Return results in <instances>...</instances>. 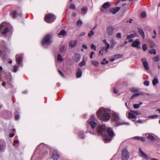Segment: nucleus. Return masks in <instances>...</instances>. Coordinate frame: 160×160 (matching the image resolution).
Returning <instances> with one entry per match:
<instances>
[{"mask_svg": "<svg viewBox=\"0 0 160 160\" xmlns=\"http://www.w3.org/2000/svg\"><path fill=\"white\" fill-rule=\"evenodd\" d=\"M58 71L59 74L63 77H64V75L63 73L59 70H58Z\"/></svg>", "mask_w": 160, "mask_h": 160, "instance_id": "5fc2aeb1", "label": "nucleus"}, {"mask_svg": "<svg viewBox=\"0 0 160 160\" xmlns=\"http://www.w3.org/2000/svg\"><path fill=\"white\" fill-rule=\"evenodd\" d=\"M136 116L132 112H129L128 113V118L133 119L136 118Z\"/></svg>", "mask_w": 160, "mask_h": 160, "instance_id": "5701e85b", "label": "nucleus"}, {"mask_svg": "<svg viewBox=\"0 0 160 160\" xmlns=\"http://www.w3.org/2000/svg\"><path fill=\"white\" fill-rule=\"evenodd\" d=\"M82 47L83 48H85V49H87L88 48V47H87V45H85V44L83 45Z\"/></svg>", "mask_w": 160, "mask_h": 160, "instance_id": "774afa93", "label": "nucleus"}, {"mask_svg": "<svg viewBox=\"0 0 160 160\" xmlns=\"http://www.w3.org/2000/svg\"><path fill=\"white\" fill-rule=\"evenodd\" d=\"M158 117V116L157 115H155L149 116L148 118H150L153 119L155 118H157Z\"/></svg>", "mask_w": 160, "mask_h": 160, "instance_id": "4c0bfd02", "label": "nucleus"}, {"mask_svg": "<svg viewBox=\"0 0 160 160\" xmlns=\"http://www.w3.org/2000/svg\"><path fill=\"white\" fill-rule=\"evenodd\" d=\"M135 37V35L134 34H131L129 35H128L127 37V39H130L131 38H133Z\"/></svg>", "mask_w": 160, "mask_h": 160, "instance_id": "c9c22d12", "label": "nucleus"}, {"mask_svg": "<svg viewBox=\"0 0 160 160\" xmlns=\"http://www.w3.org/2000/svg\"><path fill=\"white\" fill-rule=\"evenodd\" d=\"M51 36L49 34L46 35L42 40V45L44 46L45 45L49 44L52 42L51 40Z\"/></svg>", "mask_w": 160, "mask_h": 160, "instance_id": "423d86ee", "label": "nucleus"}, {"mask_svg": "<svg viewBox=\"0 0 160 160\" xmlns=\"http://www.w3.org/2000/svg\"><path fill=\"white\" fill-rule=\"evenodd\" d=\"M89 124L92 128V131H90V132L92 134H95L97 133L100 135L103 136L105 133L106 131L111 137L110 138L106 137L104 138L103 140L106 143L109 142L112 140L111 137L114 136V132L110 128H106L105 125H100L99 126L98 129L95 128V127L97 125V123L93 120H89L88 121Z\"/></svg>", "mask_w": 160, "mask_h": 160, "instance_id": "f257e3e1", "label": "nucleus"}, {"mask_svg": "<svg viewBox=\"0 0 160 160\" xmlns=\"http://www.w3.org/2000/svg\"><path fill=\"white\" fill-rule=\"evenodd\" d=\"M22 59V55H17L16 56V60L17 63L19 65L21 64Z\"/></svg>", "mask_w": 160, "mask_h": 160, "instance_id": "9b49d317", "label": "nucleus"}, {"mask_svg": "<svg viewBox=\"0 0 160 160\" xmlns=\"http://www.w3.org/2000/svg\"><path fill=\"white\" fill-rule=\"evenodd\" d=\"M133 107L134 108H138L139 107V105L138 104H134L133 105Z\"/></svg>", "mask_w": 160, "mask_h": 160, "instance_id": "09e8293b", "label": "nucleus"}, {"mask_svg": "<svg viewBox=\"0 0 160 160\" xmlns=\"http://www.w3.org/2000/svg\"><path fill=\"white\" fill-rule=\"evenodd\" d=\"M114 58H121L120 57V55H115L114 56Z\"/></svg>", "mask_w": 160, "mask_h": 160, "instance_id": "bf43d9fd", "label": "nucleus"}, {"mask_svg": "<svg viewBox=\"0 0 160 160\" xmlns=\"http://www.w3.org/2000/svg\"><path fill=\"white\" fill-rule=\"evenodd\" d=\"M18 16H19L20 17L22 16V14L21 12H18Z\"/></svg>", "mask_w": 160, "mask_h": 160, "instance_id": "338daca9", "label": "nucleus"}, {"mask_svg": "<svg viewBox=\"0 0 160 160\" xmlns=\"http://www.w3.org/2000/svg\"><path fill=\"white\" fill-rule=\"evenodd\" d=\"M15 118L16 120H18L19 118V115H17L15 116Z\"/></svg>", "mask_w": 160, "mask_h": 160, "instance_id": "680f3d73", "label": "nucleus"}, {"mask_svg": "<svg viewBox=\"0 0 160 160\" xmlns=\"http://www.w3.org/2000/svg\"><path fill=\"white\" fill-rule=\"evenodd\" d=\"M81 56L80 54L76 53L75 54L74 60L75 62H78L80 60Z\"/></svg>", "mask_w": 160, "mask_h": 160, "instance_id": "ddd939ff", "label": "nucleus"}, {"mask_svg": "<svg viewBox=\"0 0 160 160\" xmlns=\"http://www.w3.org/2000/svg\"><path fill=\"white\" fill-rule=\"evenodd\" d=\"M152 60L153 61L155 62H157L159 61L160 60V57L159 56H157L155 57H154Z\"/></svg>", "mask_w": 160, "mask_h": 160, "instance_id": "c85d7f7f", "label": "nucleus"}, {"mask_svg": "<svg viewBox=\"0 0 160 160\" xmlns=\"http://www.w3.org/2000/svg\"><path fill=\"white\" fill-rule=\"evenodd\" d=\"M82 75V71L79 68H78V71L77 72L76 76L77 78L81 77Z\"/></svg>", "mask_w": 160, "mask_h": 160, "instance_id": "412c9836", "label": "nucleus"}, {"mask_svg": "<svg viewBox=\"0 0 160 160\" xmlns=\"http://www.w3.org/2000/svg\"><path fill=\"white\" fill-rule=\"evenodd\" d=\"M112 117L114 121L116 123H118L119 125H118V126L119 125H129V123L128 122H119V121L120 120L119 118V117L118 114L116 113H113L112 114Z\"/></svg>", "mask_w": 160, "mask_h": 160, "instance_id": "20e7f679", "label": "nucleus"}, {"mask_svg": "<svg viewBox=\"0 0 160 160\" xmlns=\"http://www.w3.org/2000/svg\"><path fill=\"white\" fill-rule=\"evenodd\" d=\"M85 64V62L84 61H82L81 62L79 63V65L81 67H82Z\"/></svg>", "mask_w": 160, "mask_h": 160, "instance_id": "37998d69", "label": "nucleus"}, {"mask_svg": "<svg viewBox=\"0 0 160 160\" xmlns=\"http://www.w3.org/2000/svg\"><path fill=\"white\" fill-rule=\"evenodd\" d=\"M149 53L151 54H156V50L154 49H152L149 51Z\"/></svg>", "mask_w": 160, "mask_h": 160, "instance_id": "2f4dec72", "label": "nucleus"}, {"mask_svg": "<svg viewBox=\"0 0 160 160\" xmlns=\"http://www.w3.org/2000/svg\"><path fill=\"white\" fill-rule=\"evenodd\" d=\"M94 32L92 30L89 33H88V36L89 38H91L94 35Z\"/></svg>", "mask_w": 160, "mask_h": 160, "instance_id": "72a5a7b5", "label": "nucleus"}, {"mask_svg": "<svg viewBox=\"0 0 160 160\" xmlns=\"http://www.w3.org/2000/svg\"><path fill=\"white\" fill-rule=\"evenodd\" d=\"M82 24V21L81 20H78L77 23V24L78 26H80Z\"/></svg>", "mask_w": 160, "mask_h": 160, "instance_id": "79ce46f5", "label": "nucleus"}, {"mask_svg": "<svg viewBox=\"0 0 160 160\" xmlns=\"http://www.w3.org/2000/svg\"><path fill=\"white\" fill-rule=\"evenodd\" d=\"M63 58H62L61 55L59 54L57 56V60L58 61L62 62L63 61Z\"/></svg>", "mask_w": 160, "mask_h": 160, "instance_id": "cd10ccee", "label": "nucleus"}, {"mask_svg": "<svg viewBox=\"0 0 160 160\" xmlns=\"http://www.w3.org/2000/svg\"><path fill=\"white\" fill-rule=\"evenodd\" d=\"M159 82L158 79L156 78H155L152 81V84L154 86H156Z\"/></svg>", "mask_w": 160, "mask_h": 160, "instance_id": "b1692460", "label": "nucleus"}, {"mask_svg": "<svg viewBox=\"0 0 160 160\" xmlns=\"http://www.w3.org/2000/svg\"><path fill=\"white\" fill-rule=\"evenodd\" d=\"M57 151H54L52 156V158L54 160H57L59 157Z\"/></svg>", "mask_w": 160, "mask_h": 160, "instance_id": "4468645a", "label": "nucleus"}, {"mask_svg": "<svg viewBox=\"0 0 160 160\" xmlns=\"http://www.w3.org/2000/svg\"><path fill=\"white\" fill-rule=\"evenodd\" d=\"M111 110L109 109L105 108L103 107L100 108L97 112L98 118L100 119L107 121L110 118Z\"/></svg>", "mask_w": 160, "mask_h": 160, "instance_id": "f03ea898", "label": "nucleus"}, {"mask_svg": "<svg viewBox=\"0 0 160 160\" xmlns=\"http://www.w3.org/2000/svg\"><path fill=\"white\" fill-rule=\"evenodd\" d=\"M122 160H127L129 157V153L125 148H124L122 150Z\"/></svg>", "mask_w": 160, "mask_h": 160, "instance_id": "0eeeda50", "label": "nucleus"}, {"mask_svg": "<svg viewBox=\"0 0 160 160\" xmlns=\"http://www.w3.org/2000/svg\"><path fill=\"white\" fill-rule=\"evenodd\" d=\"M106 59H104L103 60V61L101 62V64H107L108 63V61H106Z\"/></svg>", "mask_w": 160, "mask_h": 160, "instance_id": "ea45409f", "label": "nucleus"}, {"mask_svg": "<svg viewBox=\"0 0 160 160\" xmlns=\"http://www.w3.org/2000/svg\"><path fill=\"white\" fill-rule=\"evenodd\" d=\"M92 63L95 66H97L99 65V63L98 62L95 61H92Z\"/></svg>", "mask_w": 160, "mask_h": 160, "instance_id": "c03bdc74", "label": "nucleus"}, {"mask_svg": "<svg viewBox=\"0 0 160 160\" xmlns=\"http://www.w3.org/2000/svg\"><path fill=\"white\" fill-rule=\"evenodd\" d=\"M144 84L147 86H148L149 85V82L147 81H146L144 82Z\"/></svg>", "mask_w": 160, "mask_h": 160, "instance_id": "3c124183", "label": "nucleus"}, {"mask_svg": "<svg viewBox=\"0 0 160 160\" xmlns=\"http://www.w3.org/2000/svg\"><path fill=\"white\" fill-rule=\"evenodd\" d=\"M19 141L18 140H16V141H15L14 142V143H13V145H15L16 144H18V143Z\"/></svg>", "mask_w": 160, "mask_h": 160, "instance_id": "0e129e2a", "label": "nucleus"}, {"mask_svg": "<svg viewBox=\"0 0 160 160\" xmlns=\"http://www.w3.org/2000/svg\"><path fill=\"white\" fill-rule=\"evenodd\" d=\"M153 134H147V138L150 141H152L154 140L155 139V137L153 135Z\"/></svg>", "mask_w": 160, "mask_h": 160, "instance_id": "a211bd4d", "label": "nucleus"}, {"mask_svg": "<svg viewBox=\"0 0 160 160\" xmlns=\"http://www.w3.org/2000/svg\"><path fill=\"white\" fill-rule=\"evenodd\" d=\"M121 7H116L115 8H110L109 11L110 12L113 14H115L118 12L120 9Z\"/></svg>", "mask_w": 160, "mask_h": 160, "instance_id": "f8f14e48", "label": "nucleus"}, {"mask_svg": "<svg viewBox=\"0 0 160 160\" xmlns=\"http://www.w3.org/2000/svg\"><path fill=\"white\" fill-rule=\"evenodd\" d=\"M110 43L111 46L113 47L115 46V43L113 39H112L110 41Z\"/></svg>", "mask_w": 160, "mask_h": 160, "instance_id": "f704fd0d", "label": "nucleus"}, {"mask_svg": "<svg viewBox=\"0 0 160 160\" xmlns=\"http://www.w3.org/2000/svg\"><path fill=\"white\" fill-rule=\"evenodd\" d=\"M85 32H82L80 33V34L79 35L80 37H81L84 36L85 35Z\"/></svg>", "mask_w": 160, "mask_h": 160, "instance_id": "e2e57ef3", "label": "nucleus"}, {"mask_svg": "<svg viewBox=\"0 0 160 160\" xmlns=\"http://www.w3.org/2000/svg\"><path fill=\"white\" fill-rule=\"evenodd\" d=\"M67 48V47H66L65 45H62L59 48V51L61 53L65 52Z\"/></svg>", "mask_w": 160, "mask_h": 160, "instance_id": "dca6fc26", "label": "nucleus"}, {"mask_svg": "<svg viewBox=\"0 0 160 160\" xmlns=\"http://www.w3.org/2000/svg\"><path fill=\"white\" fill-rule=\"evenodd\" d=\"M77 43V41L74 40L71 41L70 42L69 45L71 47H73L75 46Z\"/></svg>", "mask_w": 160, "mask_h": 160, "instance_id": "aec40b11", "label": "nucleus"}, {"mask_svg": "<svg viewBox=\"0 0 160 160\" xmlns=\"http://www.w3.org/2000/svg\"><path fill=\"white\" fill-rule=\"evenodd\" d=\"M82 13L83 14H86L88 11V8L87 7H83L81 8Z\"/></svg>", "mask_w": 160, "mask_h": 160, "instance_id": "393cba45", "label": "nucleus"}, {"mask_svg": "<svg viewBox=\"0 0 160 160\" xmlns=\"http://www.w3.org/2000/svg\"><path fill=\"white\" fill-rule=\"evenodd\" d=\"M110 6V3L109 2H107L105 3L102 5L101 9L102 12H104L105 10L108 8Z\"/></svg>", "mask_w": 160, "mask_h": 160, "instance_id": "6e6552de", "label": "nucleus"}, {"mask_svg": "<svg viewBox=\"0 0 160 160\" xmlns=\"http://www.w3.org/2000/svg\"><path fill=\"white\" fill-rule=\"evenodd\" d=\"M141 137H138L136 136L133 138L134 139H137V140H139L140 139Z\"/></svg>", "mask_w": 160, "mask_h": 160, "instance_id": "13d9d810", "label": "nucleus"}, {"mask_svg": "<svg viewBox=\"0 0 160 160\" xmlns=\"http://www.w3.org/2000/svg\"><path fill=\"white\" fill-rule=\"evenodd\" d=\"M75 8H76L74 4H71L69 7V8L71 9H75Z\"/></svg>", "mask_w": 160, "mask_h": 160, "instance_id": "49530a36", "label": "nucleus"}, {"mask_svg": "<svg viewBox=\"0 0 160 160\" xmlns=\"http://www.w3.org/2000/svg\"><path fill=\"white\" fill-rule=\"evenodd\" d=\"M142 95V93H136L134 94L131 97V99L135 98L139 95Z\"/></svg>", "mask_w": 160, "mask_h": 160, "instance_id": "7c9ffc66", "label": "nucleus"}, {"mask_svg": "<svg viewBox=\"0 0 160 160\" xmlns=\"http://www.w3.org/2000/svg\"><path fill=\"white\" fill-rule=\"evenodd\" d=\"M107 32L109 36L112 35L114 32V28L112 26H109L107 29Z\"/></svg>", "mask_w": 160, "mask_h": 160, "instance_id": "9d476101", "label": "nucleus"}, {"mask_svg": "<svg viewBox=\"0 0 160 160\" xmlns=\"http://www.w3.org/2000/svg\"><path fill=\"white\" fill-rule=\"evenodd\" d=\"M116 37L117 38H121V34L120 33H118L116 35Z\"/></svg>", "mask_w": 160, "mask_h": 160, "instance_id": "864d4df0", "label": "nucleus"}, {"mask_svg": "<svg viewBox=\"0 0 160 160\" xmlns=\"http://www.w3.org/2000/svg\"><path fill=\"white\" fill-rule=\"evenodd\" d=\"M12 16L14 18H16L18 16V12L16 11H13Z\"/></svg>", "mask_w": 160, "mask_h": 160, "instance_id": "e433bc0d", "label": "nucleus"}, {"mask_svg": "<svg viewBox=\"0 0 160 160\" xmlns=\"http://www.w3.org/2000/svg\"><path fill=\"white\" fill-rule=\"evenodd\" d=\"M105 44L106 47V48H109L110 47V45L107 42V43Z\"/></svg>", "mask_w": 160, "mask_h": 160, "instance_id": "052dcab7", "label": "nucleus"}, {"mask_svg": "<svg viewBox=\"0 0 160 160\" xmlns=\"http://www.w3.org/2000/svg\"><path fill=\"white\" fill-rule=\"evenodd\" d=\"M143 50L144 51H145L147 49V45L146 44H144L142 46Z\"/></svg>", "mask_w": 160, "mask_h": 160, "instance_id": "a18cd8bd", "label": "nucleus"}, {"mask_svg": "<svg viewBox=\"0 0 160 160\" xmlns=\"http://www.w3.org/2000/svg\"><path fill=\"white\" fill-rule=\"evenodd\" d=\"M6 47L5 46V45L1 44L0 45V55H1L3 52H4V49H5Z\"/></svg>", "mask_w": 160, "mask_h": 160, "instance_id": "6ab92c4d", "label": "nucleus"}, {"mask_svg": "<svg viewBox=\"0 0 160 160\" xmlns=\"http://www.w3.org/2000/svg\"><path fill=\"white\" fill-rule=\"evenodd\" d=\"M141 17L142 18H144L146 16V14L145 12H143L141 13Z\"/></svg>", "mask_w": 160, "mask_h": 160, "instance_id": "58836bf2", "label": "nucleus"}, {"mask_svg": "<svg viewBox=\"0 0 160 160\" xmlns=\"http://www.w3.org/2000/svg\"><path fill=\"white\" fill-rule=\"evenodd\" d=\"M131 91L133 92H137L138 91V89L136 88H132L131 89Z\"/></svg>", "mask_w": 160, "mask_h": 160, "instance_id": "a19ab883", "label": "nucleus"}, {"mask_svg": "<svg viewBox=\"0 0 160 160\" xmlns=\"http://www.w3.org/2000/svg\"><path fill=\"white\" fill-rule=\"evenodd\" d=\"M18 68V67L16 65L14 66L13 67V71L15 72H16Z\"/></svg>", "mask_w": 160, "mask_h": 160, "instance_id": "de8ad7c7", "label": "nucleus"}, {"mask_svg": "<svg viewBox=\"0 0 160 160\" xmlns=\"http://www.w3.org/2000/svg\"><path fill=\"white\" fill-rule=\"evenodd\" d=\"M139 140H141L143 142H144L146 141L145 138H144L143 137H140V139H139Z\"/></svg>", "mask_w": 160, "mask_h": 160, "instance_id": "4d7b16f0", "label": "nucleus"}, {"mask_svg": "<svg viewBox=\"0 0 160 160\" xmlns=\"http://www.w3.org/2000/svg\"><path fill=\"white\" fill-rule=\"evenodd\" d=\"M139 150L141 155L142 157L144 158L145 159H148V157L147 155L140 148H139Z\"/></svg>", "mask_w": 160, "mask_h": 160, "instance_id": "f3484780", "label": "nucleus"}, {"mask_svg": "<svg viewBox=\"0 0 160 160\" xmlns=\"http://www.w3.org/2000/svg\"><path fill=\"white\" fill-rule=\"evenodd\" d=\"M130 112L136 115H139L141 114V112L138 111H132V110H130Z\"/></svg>", "mask_w": 160, "mask_h": 160, "instance_id": "c756f323", "label": "nucleus"}, {"mask_svg": "<svg viewBox=\"0 0 160 160\" xmlns=\"http://www.w3.org/2000/svg\"><path fill=\"white\" fill-rule=\"evenodd\" d=\"M118 92V90L116 89H114V93L116 94H117Z\"/></svg>", "mask_w": 160, "mask_h": 160, "instance_id": "69168bd1", "label": "nucleus"}, {"mask_svg": "<svg viewBox=\"0 0 160 160\" xmlns=\"http://www.w3.org/2000/svg\"><path fill=\"white\" fill-rule=\"evenodd\" d=\"M67 34L66 32L64 30H61L58 34V37H62L66 35Z\"/></svg>", "mask_w": 160, "mask_h": 160, "instance_id": "4be33fe9", "label": "nucleus"}, {"mask_svg": "<svg viewBox=\"0 0 160 160\" xmlns=\"http://www.w3.org/2000/svg\"><path fill=\"white\" fill-rule=\"evenodd\" d=\"M141 61L145 69L146 70H148L149 69V67L148 66V63L147 62L146 58H142V59Z\"/></svg>", "mask_w": 160, "mask_h": 160, "instance_id": "1a4fd4ad", "label": "nucleus"}, {"mask_svg": "<svg viewBox=\"0 0 160 160\" xmlns=\"http://www.w3.org/2000/svg\"><path fill=\"white\" fill-rule=\"evenodd\" d=\"M56 19L55 16L52 14L49 13L45 17V21L48 23H52Z\"/></svg>", "mask_w": 160, "mask_h": 160, "instance_id": "39448f33", "label": "nucleus"}, {"mask_svg": "<svg viewBox=\"0 0 160 160\" xmlns=\"http://www.w3.org/2000/svg\"><path fill=\"white\" fill-rule=\"evenodd\" d=\"M138 32H139V33L140 34V35L142 37V38L143 39L144 38L145 35H144V33L143 31V30L141 29L138 28Z\"/></svg>", "mask_w": 160, "mask_h": 160, "instance_id": "a878e982", "label": "nucleus"}, {"mask_svg": "<svg viewBox=\"0 0 160 160\" xmlns=\"http://www.w3.org/2000/svg\"><path fill=\"white\" fill-rule=\"evenodd\" d=\"M5 146V142H2V143L0 144V151H3L4 150Z\"/></svg>", "mask_w": 160, "mask_h": 160, "instance_id": "bb28decb", "label": "nucleus"}, {"mask_svg": "<svg viewBox=\"0 0 160 160\" xmlns=\"http://www.w3.org/2000/svg\"><path fill=\"white\" fill-rule=\"evenodd\" d=\"M108 48H107L104 47L102 49V51H103L104 50H105L106 52H107L108 51Z\"/></svg>", "mask_w": 160, "mask_h": 160, "instance_id": "603ef678", "label": "nucleus"}, {"mask_svg": "<svg viewBox=\"0 0 160 160\" xmlns=\"http://www.w3.org/2000/svg\"><path fill=\"white\" fill-rule=\"evenodd\" d=\"M140 44L138 40H136L134 41L132 44L131 46L133 47H138V46Z\"/></svg>", "mask_w": 160, "mask_h": 160, "instance_id": "2eb2a0df", "label": "nucleus"}, {"mask_svg": "<svg viewBox=\"0 0 160 160\" xmlns=\"http://www.w3.org/2000/svg\"><path fill=\"white\" fill-rule=\"evenodd\" d=\"M84 134V132L83 131H81L79 132V136L82 138H85V136Z\"/></svg>", "mask_w": 160, "mask_h": 160, "instance_id": "473e14b6", "label": "nucleus"}, {"mask_svg": "<svg viewBox=\"0 0 160 160\" xmlns=\"http://www.w3.org/2000/svg\"><path fill=\"white\" fill-rule=\"evenodd\" d=\"M10 25L6 22L2 23L0 25V32L3 35H6L10 31Z\"/></svg>", "mask_w": 160, "mask_h": 160, "instance_id": "7ed1b4c3", "label": "nucleus"}, {"mask_svg": "<svg viewBox=\"0 0 160 160\" xmlns=\"http://www.w3.org/2000/svg\"><path fill=\"white\" fill-rule=\"evenodd\" d=\"M91 48L95 50H96V47L93 44H92L91 45Z\"/></svg>", "mask_w": 160, "mask_h": 160, "instance_id": "8fccbe9b", "label": "nucleus"}, {"mask_svg": "<svg viewBox=\"0 0 160 160\" xmlns=\"http://www.w3.org/2000/svg\"><path fill=\"white\" fill-rule=\"evenodd\" d=\"M153 32L154 34L155 35L153 36L152 38H155L156 37L157 32H156L155 30H154Z\"/></svg>", "mask_w": 160, "mask_h": 160, "instance_id": "6e6d98bb", "label": "nucleus"}]
</instances>
